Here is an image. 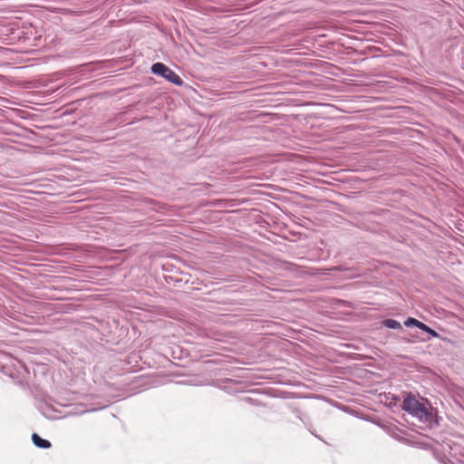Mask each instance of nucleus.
Here are the masks:
<instances>
[{
	"instance_id": "6e6552de",
	"label": "nucleus",
	"mask_w": 464,
	"mask_h": 464,
	"mask_svg": "<svg viewBox=\"0 0 464 464\" xmlns=\"http://www.w3.org/2000/svg\"><path fill=\"white\" fill-rule=\"evenodd\" d=\"M428 334H430L431 336H434V337H437L439 334L434 331L432 330L431 328H430V330L428 331Z\"/></svg>"
},
{
	"instance_id": "20e7f679",
	"label": "nucleus",
	"mask_w": 464,
	"mask_h": 464,
	"mask_svg": "<svg viewBox=\"0 0 464 464\" xmlns=\"http://www.w3.org/2000/svg\"><path fill=\"white\" fill-rule=\"evenodd\" d=\"M382 324L389 329H401V324L394 319H385Z\"/></svg>"
},
{
	"instance_id": "7ed1b4c3",
	"label": "nucleus",
	"mask_w": 464,
	"mask_h": 464,
	"mask_svg": "<svg viewBox=\"0 0 464 464\" xmlns=\"http://www.w3.org/2000/svg\"><path fill=\"white\" fill-rule=\"evenodd\" d=\"M32 440L37 448L49 449L51 447V442L49 440L43 439L36 433L32 435Z\"/></svg>"
},
{
	"instance_id": "39448f33",
	"label": "nucleus",
	"mask_w": 464,
	"mask_h": 464,
	"mask_svg": "<svg viewBox=\"0 0 464 464\" xmlns=\"http://www.w3.org/2000/svg\"><path fill=\"white\" fill-rule=\"evenodd\" d=\"M41 411L43 412V414L47 418V419H56L58 418L57 416L53 415V410L51 407H49L48 405H44V406H42L41 407Z\"/></svg>"
},
{
	"instance_id": "0eeeda50",
	"label": "nucleus",
	"mask_w": 464,
	"mask_h": 464,
	"mask_svg": "<svg viewBox=\"0 0 464 464\" xmlns=\"http://www.w3.org/2000/svg\"><path fill=\"white\" fill-rule=\"evenodd\" d=\"M418 328L422 330L423 332L428 333L430 327L420 322Z\"/></svg>"
},
{
	"instance_id": "f257e3e1",
	"label": "nucleus",
	"mask_w": 464,
	"mask_h": 464,
	"mask_svg": "<svg viewBox=\"0 0 464 464\" xmlns=\"http://www.w3.org/2000/svg\"><path fill=\"white\" fill-rule=\"evenodd\" d=\"M402 409L417 419L420 422L426 423L431 418L430 405L428 401L412 393H406L403 397Z\"/></svg>"
},
{
	"instance_id": "f03ea898",
	"label": "nucleus",
	"mask_w": 464,
	"mask_h": 464,
	"mask_svg": "<svg viewBox=\"0 0 464 464\" xmlns=\"http://www.w3.org/2000/svg\"><path fill=\"white\" fill-rule=\"evenodd\" d=\"M151 72L152 73L160 75L167 81H169V82L174 83L178 86H180L183 83L181 78L175 72H173L170 68H169L162 63H153L151 66Z\"/></svg>"
},
{
	"instance_id": "423d86ee",
	"label": "nucleus",
	"mask_w": 464,
	"mask_h": 464,
	"mask_svg": "<svg viewBox=\"0 0 464 464\" xmlns=\"http://www.w3.org/2000/svg\"><path fill=\"white\" fill-rule=\"evenodd\" d=\"M420 321H418L417 319L415 318H412V317H408L407 320L404 322V324L408 327L410 326H415V327H419V324H420Z\"/></svg>"
}]
</instances>
